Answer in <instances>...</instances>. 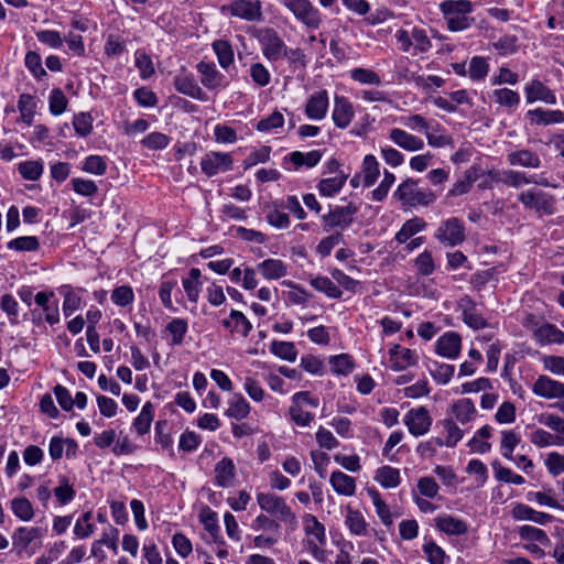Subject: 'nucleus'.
Returning a JSON list of instances; mask_svg holds the SVG:
<instances>
[{"label": "nucleus", "mask_w": 564, "mask_h": 564, "mask_svg": "<svg viewBox=\"0 0 564 564\" xmlns=\"http://www.w3.org/2000/svg\"><path fill=\"white\" fill-rule=\"evenodd\" d=\"M443 436L436 437L438 446L448 448L455 447L464 437L465 433L453 419L446 417L441 422Z\"/></svg>", "instance_id": "38"}, {"label": "nucleus", "mask_w": 564, "mask_h": 564, "mask_svg": "<svg viewBox=\"0 0 564 564\" xmlns=\"http://www.w3.org/2000/svg\"><path fill=\"white\" fill-rule=\"evenodd\" d=\"M36 100L30 94H22L18 100V110L20 113V119L26 126H32L36 112Z\"/></svg>", "instance_id": "59"}, {"label": "nucleus", "mask_w": 564, "mask_h": 564, "mask_svg": "<svg viewBox=\"0 0 564 564\" xmlns=\"http://www.w3.org/2000/svg\"><path fill=\"white\" fill-rule=\"evenodd\" d=\"M360 174L362 176L364 187H370L377 182L380 175V164L375 155H365L361 164Z\"/></svg>", "instance_id": "55"}, {"label": "nucleus", "mask_w": 564, "mask_h": 564, "mask_svg": "<svg viewBox=\"0 0 564 564\" xmlns=\"http://www.w3.org/2000/svg\"><path fill=\"white\" fill-rule=\"evenodd\" d=\"M449 419L462 425L468 424L476 419L477 409L473 400L463 398L455 401L449 408Z\"/></svg>", "instance_id": "32"}, {"label": "nucleus", "mask_w": 564, "mask_h": 564, "mask_svg": "<svg viewBox=\"0 0 564 564\" xmlns=\"http://www.w3.org/2000/svg\"><path fill=\"white\" fill-rule=\"evenodd\" d=\"M462 351V337L452 330L441 335L434 344V352L445 359L455 360Z\"/></svg>", "instance_id": "20"}, {"label": "nucleus", "mask_w": 564, "mask_h": 564, "mask_svg": "<svg viewBox=\"0 0 564 564\" xmlns=\"http://www.w3.org/2000/svg\"><path fill=\"white\" fill-rule=\"evenodd\" d=\"M221 325L231 334L241 337H247L252 329V325L246 315L237 310H231L229 316L221 321Z\"/></svg>", "instance_id": "39"}, {"label": "nucleus", "mask_w": 564, "mask_h": 564, "mask_svg": "<svg viewBox=\"0 0 564 564\" xmlns=\"http://www.w3.org/2000/svg\"><path fill=\"white\" fill-rule=\"evenodd\" d=\"M175 89L183 95L193 99L205 101L207 99L206 93L197 84L193 74L182 68L174 78Z\"/></svg>", "instance_id": "24"}, {"label": "nucleus", "mask_w": 564, "mask_h": 564, "mask_svg": "<svg viewBox=\"0 0 564 564\" xmlns=\"http://www.w3.org/2000/svg\"><path fill=\"white\" fill-rule=\"evenodd\" d=\"M525 99L528 104L542 101L549 105L556 104L555 94L540 80H531L524 87Z\"/></svg>", "instance_id": "34"}, {"label": "nucleus", "mask_w": 564, "mask_h": 564, "mask_svg": "<svg viewBox=\"0 0 564 564\" xmlns=\"http://www.w3.org/2000/svg\"><path fill=\"white\" fill-rule=\"evenodd\" d=\"M232 163L234 161L229 153L208 152L202 158L200 167L203 173L210 177L231 170Z\"/></svg>", "instance_id": "21"}, {"label": "nucleus", "mask_w": 564, "mask_h": 564, "mask_svg": "<svg viewBox=\"0 0 564 564\" xmlns=\"http://www.w3.org/2000/svg\"><path fill=\"white\" fill-rule=\"evenodd\" d=\"M58 293L63 297L62 311L66 318L84 307L86 289L63 284L58 288Z\"/></svg>", "instance_id": "18"}, {"label": "nucleus", "mask_w": 564, "mask_h": 564, "mask_svg": "<svg viewBox=\"0 0 564 564\" xmlns=\"http://www.w3.org/2000/svg\"><path fill=\"white\" fill-rule=\"evenodd\" d=\"M40 43L53 50H61L64 43L67 44L68 50L76 56L85 55V43L83 36L74 32H68L63 35L56 30H40L35 33Z\"/></svg>", "instance_id": "5"}, {"label": "nucleus", "mask_w": 564, "mask_h": 564, "mask_svg": "<svg viewBox=\"0 0 564 564\" xmlns=\"http://www.w3.org/2000/svg\"><path fill=\"white\" fill-rule=\"evenodd\" d=\"M237 380L242 384L245 392L253 402H262L267 395L257 375L251 370H243L236 375Z\"/></svg>", "instance_id": "29"}, {"label": "nucleus", "mask_w": 564, "mask_h": 564, "mask_svg": "<svg viewBox=\"0 0 564 564\" xmlns=\"http://www.w3.org/2000/svg\"><path fill=\"white\" fill-rule=\"evenodd\" d=\"M250 411L251 406L245 397L240 393H235L228 400V408L225 411V415L235 420H243L250 414Z\"/></svg>", "instance_id": "54"}, {"label": "nucleus", "mask_w": 564, "mask_h": 564, "mask_svg": "<svg viewBox=\"0 0 564 564\" xmlns=\"http://www.w3.org/2000/svg\"><path fill=\"white\" fill-rule=\"evenodd\" d=\"M521 442V436L514 430L501 431V441L499 451L506 459H513V452Z\"/></svg>", "instance_id": "60"}, {"label": "nucleus", "mask_w": 564, "mask_h": 564, "mask_svg": "<svg viewBox=\"0 0 564 564\" xmlns=\"http://www.w3.org/2000/svg\"><path fill=\"white\" fill-rule=\"evenodd\" d=\"M524 208L534 210L539 216L552 215L555 212V198L541 189L530 188L518 196Z\"/></svg>", "instance_id": "11"}, {"label": "nucleus", "mask_w": 564, "mask_h": 564, "mask_svg": "<svg viewBox=\"0 0 564 564\" xmlns=\"http://www.w3.org/2000/svg\"><path fill=\"white\" fill-rule=\"evenodd\" d=\"M328 365L332 373L336 376H349L356 368L354 358L349 354L329 356Z\"/></svg>", "instance_id": "53"}, {"label": "nucleus", "mask_w": 564, "mask_h": 564, "mask_svg": "<svg viewBox=\"0 0 564 564\" xmlns=\"http://www.w3.org/2000/svg\"><path fill=\"white\" fill-rule=\"evenodd\" d=\"M215 474V485L221 488H227L232 486L236 468L232 459L228 457L221 458L214 468Z\"/></svg>", "instance_id": "44"}, {"label": "nucleus", "mask_w": 564, "mask_h": 564, "mask_svg": "<svg viewBox=\"0 0 564 564\" xmlns=\"http://www.w3.org/2000/svg\"><path fill=\"white\" fill-rule=\"evenodd\" d=\"M402 422L412 436L420 437L431 431L433 417L426 406L416 405L403 415Z\"/></svg>", "instance_id": "13"}, {"label": "nucleus", "mask_w": 564, "mask_h": 564, "mask_svg": "<svg viewBox=\"0 0 564 564\" xmlns=\"http://www.w3.org/2000/svg\"><path fill=\"white\" fill-rule=\"evenodd\" d=\"M256 500L260 510L269 514L279 524H283L290 530L297 527V516L284 497L272 491H257Z\"/></svg>", "instance_id": "2"}, {"label": "nucleus", "mask_w": 564, "mask_h": 564, "mask_svg": "<svg viewBox=\"0 0 564 564\" xmlns=\"http://www.w3.org/2000/svg\"><path fill=\"white\" fill-rule=\"evenodd\" d=\"M533 337L541 346L564 345V332L551 323H543L536 327Z\"/></svg>", "instance_id": "35"}, {"label": "nucleus", "mask_w": 564, "mask_h": 564, "mask_svg": "<svg viewBox=\"0 0 564 564\" xmlns=\"http://www.w3.org/2000/svg\"><path fill=\"white\" fill-rule=\"evenodd\" d=\"M281 284L289 289L288 291H283V299L288 305L301 306L308 302L310 294L300 284L291 280H284Z\"/></svg>", "instance_id": "47"}, {"label": "nucleus", "mask_w": 564, "mask_h": 564, "mask_svg": "<svg viewBox=\"0 0 564 564\" xmlns=\"http://www.w3.org/2000/svg\"><path fill=\"white\" fill-rule=\"evenodd\" d=\"M491 435L492 427L489 425H484L477 430L467 443L470 453L480 455L489 453L491 451V444L488 440L491 437Z\"/></svg>", "instance_id": "45"}, {"label": "nucleus", "mask_w": 564, "mask_h": 564, "mask_svg": "<svg viewBox=\"0 0 564 564\" xmlns=\"http://www.w3.org/2000/svg\"><path fill=\"white\" fill-rule=\"evenodd\" d=\"M434 525L448 536H459L468 531V523L465 520L449 513L438 514L434 519Z\"/></svg>", "instance_id": "27"}, {"label": "nucleus", "mask_w": 564, "mask_h": 564, "mask_svg": "<svg viewBox=\"0 0 564 564\" xmlns=\"http://www.w3.org/2000/svg\"><path fill=\"white\" fill-rule=\"evenodd\" d=\"M389 139L399 148L408 152H417L424 149L425 143L423 139L411 134L410 132L393 128L389 131Z\"/></svg>", "instance_id": "31"}, {"label": "nucleus", "mask_w": 564, "mask_h": 564, "mask_svg": "<svg viewBox=\"0 0 564 564\" xmlns=\"http://www.w3.org/2000/svg\"><path fill=\"white\" fill-rule=\"evenodd\" d=\"M344 524L351 536L366 538L370 535V524L364 513L348 503L341 509Z\"/></svg>", "instance_id": "16"}, {"label": "nucleus", "mask_w": 564, "mask_h": 564, "mask_svg": "<svg viewBox=\"0 0 564 564\" xmlns=\"http://www.w3.org/2000/svg\"><path fill=\"white\" fill-rule=\"evenodd\" d=\"M54 296L52 291H41L35 294L34 302L41 308V312L32 311L34 324H40L44 321L48 325L54 326L61 322L58 303Z\"/></svg>", "instance_id": "9"}, {"label": "nucleus", "mask_w": 564, "mask_h": 564, "mask_svg": "<svg viewBox=\"0 0 564 564\" xmlns=\"http://www.w3.org/2000/svg\"><path fill=\"white\" fill-rule=\"evenodd\" d=\"M507 161L512 166L525 169H539L542 163L540 155L529 149H516L510 151L507 154Z\"/></svg>", "instance_id": "41"}, {"label": "nucleus", "mask_w": 564, "mask_h": 564, "mask_svg": "<svg viewBox=\"0 0 564 564\" xmlns=\"http://www.w3.org/2000/svg\"><path fill=\"white\" fill-rule=\"evenodd\" d=\"M323 158V151L312 150L308 152L293 151L284 158L285 169L299 171L316 166Z\"/></svg>", "instance_id": "23"}, {"label": "nucleus", "mask_w": 564, "mask_h": 564, "mask_svg": "<svg viewBox=\"0 0 564 564\" xmlns=\"http://www.w3.org/2000/svg\"><path fill=\"white\" fill-rule=\"evenodd\" d=\"M426 221L421 217H413L406 220L400 230L395 234L394 240L400 243H406L416 234L424 231Z\"/></svg>", "instance_id": "51"}, {"label": "nucleus", "mask_w": 564, "mask_h": 564, "mask_svg": "<svg viewBox=\"0 0 564 564\" xmlns=\"http://www.w3.org/2000/svg\"><path fill=\"white\" fill-rule=\"evenodd\" d=\"M155 416V405L151 401H147L140 413L133 419L131 423V431L139 436L149 434L151 425Z\"/></svg>", "instance_id": "40"}, {"label": "nucleus", "mask_w": 564, "mask_h": 564, "mask_svg": "<svg viewBox=\"0 0 564 564\" xmlns=\"http://www.w3.org/2000/svg\"><path fill=\"white\" fill-rule=\"evenodd\" d=\"M307 30H317L323 23L321 11L310 0H280Z\"/></svg>", "instance_id": "6"}, {"label": "nucleus", "mask_w": 564, "mask_h": 564, "mask_svg": "<svg viewBox=\"0 0 564 564\" xmlns=\"http://www.w3.org/2000/svg\"><path fill=\"white\" fill-rule=\"evenodd\" d=\"M265 219L275 229H288L291 225L290 216L284 212L279 199H274L265 206Z\"/></svg>", "instance_id": "43"}, {"label": "nucleus", "mask_w": 564, "mask_h": 564, "mask_svg": "<svg viewBox=\"0 0 564 564\" xmlns=\"http://www.w3.org/2000/svg\"><path fill=\"white\" fill-rule=\"evenodd\" d=\"M224 17L238 18L248 22L262 20V3L259 0H232L219 8Z\"/></svg>", "instance_id": "10"}, {"label": "nucleus", "mask_w": 564, "mask_h": 564, "mask_svg": "<svg viewBox=\"0 0 564 564\" xmlns=\"http://www.w3.org/2000/svg\"><path fill=\"white\" fill-rule=\"evenodd\" d=\"M438 8L447 29L452 32L465 31L475 22V19L470 17L474 4L469 0H445L440 3Z\"/></svg>", "instance_id": "3"}, {"label": "nucleus", "mask_w": 564, "mask_h": 564, "mask_svg": "<svg viewBox=\"0 0 564 564\" xmlns=\"http://www.w3.org/2000/svg\"><path fill=\"white\" fill-rule=\"evenodd\" d=\"M319 400L310 391H300L292 395L289 416L291 421L301 427L310 426L315 415L313 410L317 409Z\"/></svg>", "instance_id": "4"}, {"label": "nucleus", "mask_w": 564, "mask_h": 564, "mask_svg": "<svg viewBox=\"0 0 564 564\" xmlns=\"http://www.w3.org/2000/svg\"><path fill=\"white\" fill-rule=\"evenodd\" d=\"M200 83L209 90H223L229 86V79L220 73L212 62H199L196 65Z\"/></svg>", "instance_id": "17"}, {"label": "nucleus", "mask_w": 564, "mask_h": 564, "mask_svg": "<svg viewBox=\"0 0 564 564\" xmlns=\"http://www.w3.org/2000/svg\"><path fill=\"white\" fill-rule=\"evenodd\" d=\"M427 370L437 384L445 386L454 377L455 366L434 360L429 364Z\"/></svg>", "instance_id": "58"}, {"label": "nucleus", "mask_w": 564, "mask_h": 564, "mask_svg": "<svg viewBox=\"0 0 564 564\" xmlns=\"http://www.w3.org/2000/svg\"><path fill=\"white\" fill-rule=\"evenodd\" d=\"M501 181L503 184L519 188L528 184H536L543 186H552L549 182L538 180L534 176H529L523 172L507 170L501 173Z\"/></svg>", "instance_id": "46"}, {"label": "nucleus", "mask_w": 564, "mask_h": 564, "mask_svg": "<svg viewBox=\"0 0 564 564\" xmlns=\"http://www.w3.org/2000/svg\"><path fill=\"white\" fill-rule=\"evenodd\" d=\"M187 332V321L181 317H173L164 326L162 337L166 340L169 346L175 347L183 344Z\"/></svg>", "instance_id": "30"}, {"label": "nucleus", "mask_w": 564, "mask_h": 564, "mask_svg": "<svg viewBox=\"0 0 564 564\" xmlns=\"http://www.w3.org/2000/svg\"><path fill=\"white\" fill-rule=\"evenodd\" d=\"M394 197L409 206H427L432 204L436 196L429 188H422L414 180H406L399 184L394 192Z\"/></svg>", "instance_id": "8"}, {"label": "nucleus", "mask_w": 564, "mask_h": 564, "mask_svg": "<svg viewBox=\"0 0 564 564\" xmlns=\"http://www.w3.org/2000/svg\"><path fill=\"white\" fill-rule=\"evenodd\" d=\"M539 424L550 429L554 434L542 427L528 426L529 441L538 448L564 446V419L555 413L543 412L535 416Z\"/></svg>", "instance_id": "1"}, {"label": "nucleus", "mask_w": 564, "mask_h": 564, "mask_svg": "<svg viewBox=\"0 0 564 564\" xmlns=\"http://www.w3.org/2000/svg\"><path fill=\"white\" fill-rule=\"evenodd\" d=\"M9 508L13 516L22 522H31L35 511L33 503L23 496L14 497L9 501Z\"/></svg>", "instance_id": "48"}, {"label": "nucleus", "mask_w": 564, "mask_h": 564, "mask_svg": "<svg viewBox=\"0 0 564 564\" xmlns=\"http://www.w3.org/2000/svg\"><path fill=\"white\" fill-rule=\"evenodd\" d=\"M355 118V109L351 101L345 97L336 95L332 111V120L338 129H346Z\"/></svg>", "instance_id": "26"}, {"label": "nucleus", "mask_w": 564, "mask_h": 564, "mask_svg": "<svg viewBox=\"0 0 564 564\" xmlns=\"http://www.w3.org/2000/svg\"><path fill=\"white\" fill-rule=\"evenodd\" d=\"M284 122L285 120L283 113L281 111L275 110L269 116L260 119L254 127L259 132L278 133L279 130L283 128Z\"/></svg>", "instance_id": "61"}, {"label": "nucleus", "mask_w": 564, "mask_h": 564, "mask_svg": "<svg viewBox=\"0 0 564 564\" xmlns=\"http://www.w3.org/2000/svg\"><path fill=\"white\" fill-rule=\"evenodd\" d=\"M329 484L333 490L344 497H352L356 495V479L341 470H334L329 476Z\"/></svg>", "instance_id": "42"}, {"label": "nucleus", "mask_w": 564, "mask_h": 564, "mask_svg": "<svg viewBox=\"0 0 564 564\" xmlns=\"http://www.w3.org/2000/svg\"><path fill=\"white\" fill-rule=\"evenodd\" d=\"M257 271L267 281H275L289 274V264L278 258H268L257 264Z\"/></svg>", "instance_id": "28"}, {"label": "nucleus", "mask_w": 564, "mask_h": 564, "mask_svg": "<svg viewBox=\"0 0 564 564\" xmlns=\"http://www.w3.org/2000/svg\"><path fill=\"white\" fill-rule=\"evenodd\" d=\"M531 391L534 395L546 399H560L564 397V382L555 380L546 375H540L531 384Z\"/></svg>", "instance_id": "19"}, {"label": "nucleus", "mask_w": 564, "mask_h": 564, "mask_svg": "<svg viewBox=\"0 0 564 564\" xmlns=\"http://www.w3.org/2000/svg\"><path fill=\"white\" fill-rule=\"evenodd\" d=\"M78 452V444L72 438H63L61 436H53L48 443V454L53 460L63 457L65 453L67 458H75Z\"/></svg>", "instance_id": "37"}, {"label": "nucleus", "mask_w": 564, "mask_h": 564, "mask_svg": "<svg viewBox=\"0 0 564 564\" xmlns=\"http://www.w3.org/2000/svg\"><path fill=\"white\" fill-rule=\"evenodd\" d=\"M270 351L278 358L293 362L297 358V349L292 341L273 340L270 344Z\"/></svg>", "instance_id": "62"}, {"label": "nucleus", "mask_w": 564, "mask_h": 564, "mask_svg": "<svg viewBox=\"0 0 564 564\" xmlns=\"http://www.w3.org/2000/svg\"><path fill=\"white\" fill-rule=\"evenodd\" d=\"M329 108V97L325 89L314 91L310 95L304 112L307 119L313 121H321L326 118Z\"/></svg>", "instance_id": "22"}, {"label": "nucleus", "mask_w": 564, "mask_h": 564, "mask_svg": "<svg viewBox=\"0 0 564 564\" xmlns=\"http://www.w3.org/2000/svg\"><path fill=\"white\" fill-rule=\"evenodd\" d=\"M204 281L202 271L198 268H192L187 275L182 279V288L187 300L196 304L203 290Z\"/></svg>", "instance_id": "36"}, {"label": "nucleus", "mask_w": 564, "mask_h": 564, "mask_svg": "<svg viewBox=\"0 0 564 564\" xmlns=\"http://www.w3.org/2000/svg\"><path fill=\"white\" fill-rule=\"evenodd\" d=\"M357 212V206L349 203L346 206L334 208L328 215L324 216L323 219L329 227L347 228L352 223Z\"/></svg>", "instance_id": "33"}, {"label": "nucleus", "mask_w": 564, "mask_h": 564, "mask_svg": "<svg viewBox=\"0 0 564 564\" xmlns=\"http://www.w3.org/2000/svg\"><path fill=\"white\" fill-rule=\"evenodd\" d=\"M348 175L344 172L337 173L335 176L322 178L317 184V189L323 197H334L344 187Z\"/></svg>", "instance_id": "49"}, {"label": "nucleus", "mask_w": 564, "mask_h": 564, "mask_svg": "<svg viewBox=\"0 0 564 564\" xmlns=\"http://www.w3.org/2000/svg\"><path fill=\"white\" fill-rule=\"evenodd\" d=\"M434 237L444 246H458L465 240V226L456 217L444 219L435 230Z\"/></svg>", "instance_id": "14"}, {"label": "nucleus", "mask_w": 564, "mask_h": 564, "mask_svg": "<svg viewBox=\"0 0 564 564\" xmlns=\"http://www.w3.org/2000/svg\"><path fill=\"white\" fill-rule=\"evenodd\" d=\"M417 362L419 355L416 350H412L399 344L392 345L388 350L386 365L393 371L405 370L416 366Z\"/></svg>", "instance_id": "15"}, {"label": "nucleus", "mask_w": 564, "mask_h": 564, "mask_svg": "<svg viewBox=\"0 0 564 564\" xmlns=\"http://www.w3.org/2000/svg\"><path fill=\"white\" fill-rule=\"evenodd\" d=\"M368 496L370 497L376 513L380 521L382 522V524L386 527L392 525L394 518L391 513L389 506L382 499L380 492L375 488H369Z\"/></svg>", "instance_id": "56"}, {"label": "nucleus", "mask_w": 564, "mask_h": 564, "mask_svg": "<svg viewBox=\"0 0 564 564\" xmlns=\"http://www.w3.org/2000/svg\"><path fill=\"white\" fill-rule=\"evenodd\" d=\"M18 171L26 181H37L44 172L43 160H26L18 165Z\"/></svg>", "instance_id": "63"}, {"label": "nucleus", "mask_w": 564, "mask_h": 564, "mask_svg": "<svg viewBox=\"0 0 564 564\" xmlns=\"http://www.w3.org/2000/svg\"><path fill=\"white\" fill-rule=\"evenodd\" d=\"M46 530L41 527H19L12 534L13 546L19 552H34L42 546Z\"/></svg>", "instance_id": "12"}, {"label": "nucleus", "mask_w": 564, "mask_h": 564, "mask_svg": "<svg viewBox=\"0 0 564 564\" xmlns=\"http://www.w3.org/2000/svg\"><path fill=\"white\" fill-rule=\"evenodd\" d=\"M373 479L384 489H393L401 484L400 470L389 465L379 467Z\"/></svg>", "instance_id": "52"}, {"label": "nucleus", "mask_w": 564, "mask_h": 564, "mask_svg": "<svg viewBox=\"0 0 564 564\" xmlns=\"http://www.w3.org/2000/svg\"><path fill=\"white\" fill-rule=\"evenodd\" d=\"M212 47L220 67L228 70L235 62V53L230 43L225 40H216L213 42Z\"/></svg>", "instance_id": "57"}, {"label": "nucleus", "mask_w": 564, "mask_h": 564, "mask_svg": "<svg viewBox=\"0 0 564 564\" xmlns=\"http://www.w3.org/2000/svg\"><path fill=\"white\" fill-rule=\"evenodd\" d=\"M422 551L430 564H446L449 560L445 551L433 540H425Z\"/></svg>", "instance_id": "64"}, {"label": "nucleus", "mask_w": 564, "mask_h": 564, "mask_svg": "<svg viewBox=\"0 0 564 564\" xmlns=\"http://www.w3.org/2000/svg\"><path fill=\"white\" fill-rule=\"evenodd\" d=\"M527 116L533 124H553L564 122V112L562 110H549L536 108L529 110Z\"/></svg>", "instance_id": "50"}, {"label": "nucleus", "mask_w": 564, "mask_h": 564, "mask_svg": "<svg viewBox=\"0 0 564 564\" xmlns=\"http://www.w3.org/2000/svg\"><path fill=\"white\" fill-rule=\"evenodd\" d=\"M306 546L311 555L319 562L325 561L326 529L315 516L308 514L304 520Z\"/></svg>", "instance_id": "7"}, {"label": "nucleus", "mask_w": 564, "mask_h": 564, "mask_svg": "<svg viewBox=\"0 0 564 564\" xmlns=\"http://www.w3.org/2000/svg\"><path fill=\"white\" fill-rule=\"evenodd\" d=\"M260 45L263 56L275 62L284 58L286 45L283 40L273 31H265L260 37Z\"/></svg>", "instance_id": "25"}]
</instances>
